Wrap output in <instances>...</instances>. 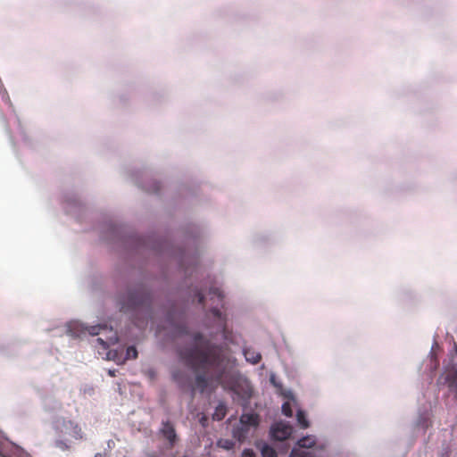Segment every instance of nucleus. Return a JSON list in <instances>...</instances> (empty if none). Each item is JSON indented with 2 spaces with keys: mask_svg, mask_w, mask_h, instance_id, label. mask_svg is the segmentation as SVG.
<instances>
[{
  "mask_svg": "<svg viewBox=\"0 0 457 457\" xmlns=\"http://www.w3.org/2000/svg\"><path fill=\"white\" fill-rule=\"evenodd\" d=\"M217 445H218V446H220L223 449L230 450L234 447L235 443L230 439H220L217 442Z\"/></svg>",
  "mask_w": 457,
  "mask_h": 457,
  "instance_id": "17",
  "label": "nucleus"
},
{
  "mask_svg": "<svg viewBox=\"0 0 457 457\" xmlns=\"http://www.w3.org/2000/svg\"><path fill=\"white\" fill-rule=\"evenodd\" d=\"M6 449L7 445L2 436V457H29L28 454L17 445H12L11 453H7Z\"/></svg>",
  "mask_w": 457,
  "mask_h": 457,
  "instance_id": "6",
  "label": "nucleus"
},
{
  "mask_svg": "<svg viewBox=\"0 0 457 457\" xmlns=\"http://www.w3.org/2000/svg\"><path fill=\"white\" fill-rule=\"evenodd\" d=\"M115 354H116V353H112V351H110V352L108 353V358H109V359H112V360L116 361V359H115Z\"/></svg>",
  "mask_w": 457,
  "mask_h": 457,
  "instance_id": "26",
  "label": "nucleus"
},
{
  "mask_svg": "<svg viewBox=\"0 0 457 457\" xmlns=\"http://www.w3.org/2000/svg\"><path fill=\"white\" fill-rule=\"evenodd\" d=\"M109 375L111 377H114L115 376V370H109Z\"/></svg>",
  "mask_w": 457,
  "mask_h": 457,
  "instance_id": "27",
  "label": "nucleus"
},
{
  "mask_svg": "<svg viewBox=\"0 0 457 457\" xmlns=\"http://www.w3.org/2000/svg\"><path fill=\"white\" fill-rule=\"evenodd\" d=\"M240 425L243 427L257 428L259 425V415L256 413H244L240 417Z\"/></svg>",
  "mask_w": 457,
  "mask_h": 457,
  "instance_id": "5",
  "label": "nucleus"
},
{
  "mask_svg": "<svg viewBox=\"0 0 457 457\" xmlns=\"http://www.w3.org/2000/svg\"><path fill=\"white\" fill-rule=\"evenodd\" d=\"M249 429L250 428H248L246 427H243V425H241L240 427L236 428L234 429L233 436L239 442H244L249 434Z\"/></svg>",
  "mask_w": 457,
  "mask_h": 457,
  "instance_id": "11",
  "label": "nucleus"
},
{
  "mask_svg": "<svg viewBox=\"0 0 457 457\" xmlns=\"http://www.w3.org/2000/svg\"><path fill=\"white\" fill-rule=\"evenodd\" d=\"M296 420H297L298 425L302 428H307L309 427V421H308V420L306 418V414L303 411H302V410L297 411Z\"/></svg>",
  "mask_w": 457,
  "mask_h": 457,
  "instance_id": "14",
  "label": "nucleus"
},
{
  "mask_svg": "<svg viewBox=\"0 0 457 457\" xmlns=\"http://www.w3.org/2000/svg\"><path fill=\"white\" fill-rule=\"evenodd\" d=\"M315 443H316V441H315L314 436H304V437L301 438L300 440H298L297 445L300 448L310 449L315 445Z\"/></svg>",
  "mask_w": 457,
  "mask_h": 457,
  "instance_id": "12",
  "label": "nucleus"
},
{
  "mask_svg": "<svg viewBox=\"0 0 457 457\" xmlns=\"http://www.w3.org/2000/svg\"><path fill=\"white\" fill-rule=\"evenodd\" d=\"M194 345L182 350L180 357L195 372V387L204 392L208 380L223 384L224 376L229 362L221 347L213 345L205 339L201 333H195L193 337Z\"/></svg>",
  "mask_w": 457,
  "mask_h": 457,
  "instance_id": "1",
  "label": "nucleus"
},
{
  "mask_svg": "<svg viewBox=\"0 0 457 457\" xmlns=\"http://www.w3.org/2000/svg\"><path fill=\"white\" fill-rule=\"evenodd\" d=\"M112 336L109 337L106 340H104L102 337L96 338V343L100 345L104 350L108 349L111 345H114L118 342V336L115 332L111 330Z\"/></svg>",
  "mask_w": 457,
  "mask_h": 457,
  "instance_id": "9",
  "label": "nucleus"
},
{
  "mask_svg": "<svg viewBox=\"0 0 457 457\" xmlns=\"http://www.w3.org/2000/svg\"><path fill=\"white\" fill-rule=\"evenodd\" d=\"M282 413L287 417L293 416V411L290 403L286 402L282 404Z\"/></svg>",
  "mask_w": 457,
  "mask_h": 457,
  "instance_id": "21",
  "label": "nucleus"
},
{
  "mask_svg": "<svg viewBox=\"0 0 457 457\" xmlns=\"http://www.w3.org/2000/svg\"><path fill=\"white\" fill-rule=\"evenodd\" d=\"M145 374L152 380L156 377V372L154 369H148L145 371Z\"/></svg>",
  "mask_w": 457,
  "mask_h": 457,
  "instance_id": "23",
  "label": "nucleus"
},
{
  "mask_svg": "<svg viewBox=\"0 0 457 457\" xmlns=\"http://www.w3.org/2000/svg\"><path fill=\"white\" fill-rule=\"evenodd\" d=\"M56 446L63 451L68 450L70 446L62 440H58L55 443Z\"/></svg>",
  "mask_w": 457,
  "mask_h": 457,
  "instance_id": "22",
  "label": "nucleus"
},
{
  "mask_svg": "<svg viewBox=\"0 0 457 457\" xmlns=\"http://www.w3.org/2000/svg\"><path fill=\"white\" fill-rule=\"evenodd\" d=\"M293 430L291 425L278 422L271 428V436L276 440L284 441L291 436Z\"/></svg>",
  "mask_w": 457,
  "mask_h": 457,
  "instance_id": "3",
  "label": "nucleus"
},
{
  "mask_svg": "<svg viewBox=\"0 0 457 457\" xmlns=\"http://www.w3.org/2000/svg\"><path fill=\"white\" fill-rule=\"evenodd\" d=\"M209 295L212 296H216L220 303L223 301L224 295L223 292L219 287H211L209 290Z\"/></svg>",
  "mask_w": 457,
  "mask_h": 457,
  "instance_id": "19",
  "label": "nucleus"
},
{
  "mask_svg": "<svg viewBox=\"0 0 457 457\" xmlns=\"http://www.w3.org/2000/svg\"><path fill=\"white\" fill-rule=\"evenodd\" d=\"M244 355L245 360L252 364H257L262 359L261 353L252 347L245 348Z\"/></svg>",
  "mask_w": 457,
  "mask_h": 457,
  "instance_id": "8",
  "label": "nucleus"
},
{
  "mask_svg": "<svg viewBox=\"0 0 457 457\" xmlns=\"http://www.w3.org/2000/svg\"><path fill=\"white\" fill-rule=\"evenodd\" d=\"M289 457H315L312 451L293 449Z\"/></svg>",
  "mask_w": 457,
  "mask_h": 457,
  "instance_id": "15",
  "label": "nucleus"
},
{
  "mask_svg": "<svg viewBox=\"0 0 457 457\" xmlns=\"http://www.w3.org/2000/svg\"><path fill=\"white\" fill-rule=\"evenodd\" d=\"M62 426L63 428L62 429V433L64 435H68L75 440H80L83 438V432L77 423L71 420H67L63 421Z\"/></svg>",
  "mask_w": 457,
  "mask_h": 457,
  "instance_id": "4",
  "label": "nucleus"
},
{
  "mask_svg": "<svg viewBox=\"0 0 457 457\" xmlns=\"http://www.w3.org/2000/svg\"><path fill=\"white\" fill-rule=\"evenodd\" d=\"M262 457H277L275 449L267 444H264L261 448Z\"/></svg>",
  "mask_w": 457,
  "mask_h": 457,
  "instance_id": "16",
  "label": "nucleus"
},
{
  "mask_svg": "<svg viewBox=\"0 0 457 457\" xmlns=\"http://www.w3.org/2000/svg\"><path fill=\"white\" fill-rule=\"evenodd\" d=\"M151 303V295L144 286H138L129 291L121 301V311L145 309Z\"/></svg>",
  "mask_w": 457,
  "mask_h": 457,
  "instance_id": "2",
  "label": "nucleus"
},
{
  "mask_svg": "<svg viewBox=\"0 0 457 457\" xmlns=\"http://www.w3.org/2000/svg\"><path fill=\"white\" fill-rule=\"evenodd\" d=\"M162 433L170 445H174L177 439V435L173 425L170 421L163 422Z\"/></svg>",
  "mask_w": 457,
  "mask_h": 457,
  "instance_id": "7",
  "label": "nucleus"
},
{
  "mask_svg": "<svg viewBox=\"0 0 457 457\" xmlns=\"http://www.w3.org/2000/svg\"><path fill=\"white\" fill-rule=\"evenodd\" d=\"M138 355L137 350L135 346H129L126 350L125 360L137 359Z\"/></svg>",
  "mask_w": 457,
  "mask_h": 457,
  "instance_id": "20",
  "label": "nucleus"
},
{
  "mask_svg": "<svg viewBox=\"0 0 457 457\" xmlns=\"http://www.w3.org/2000/svg\"><path fill=\"white\" fill-rule=\"evenodd\" d=\"M210 312L217 320L219 328L223 330L226 327V317L221 313V312L218 308H212Z\"/></svg>",
  "mask_w": 457,
  "mask_h": 457,
  "instance_id": "10",
  "label": "nucleus"
},
{
  "mask_svg": "<svg viewBox=\"0 0 457 457\" xmlns=\"http://www.w3.org/2000/svg\"><path fill=\"white\" fill-rule=\"evenodd\" d=\"M227 413V407L224 403H220L215 408L214 413L212 414V419L215 420H221L225 418Z\"/></svg>",
  "mask_w": 457,
  "mask_h": 457,
  "instance_id": "13",
  "label": "nucleus"
},
{
  "mask_svg": "<svg viewBox=\"0 0 457 457\" xmlns=\"http://www.w3.org/2000/svg\"><path fill=\"white\" fill-rule=\"evenodd\" d=\"M242 457H255V454L252 449H245L242 453Z\"/></svg>",
  "mask_w": 457,
  "mask_h": 457,
  "instance_id": "24",
  "label": "nucleus"
},
{
  "mask_svg": "<svg viewBox=\"0 0 457 457\" xmlns=\"http://www.w3.org/2000/svg\"><path fill=\"white\" fill-rule=\"evenodd\" d=\"M196 297H197L198 303L204 304V294L202 292H197Z\"/></svg>",
  "mask_w": 457,
  "mask_h": 457,
  "instance_id": "25",
  "label": "nucleus"
},
{
  "mask_svg": "<svg viewBox=\"0 0 457 457\" xmlns=\"http://www.w3.org/2000/svg\"><path fill=\"white\" fill-rule=\"evenodd\" d=\"M107 327L105 325H96L87 328V331L89 335L96 336L100 334V331L103 329H106Z\"/></svg>",
  "mask_w": 457,
  "mask_h": 457,
  "instance_id": "18",
  "label": "nucleus"
}]
</instances>
